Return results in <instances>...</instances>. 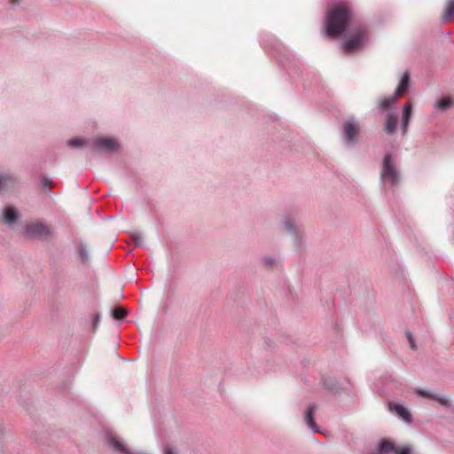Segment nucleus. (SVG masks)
I'll list each match as a JSON object with an SVG mask.
<instances>
[{
    "label": "nucleus",
    "mask_w": 454,
    "mask_h": 454,
    "mask_svg": "<svg viewBox=\"0 0 454 454\" xmlns=\"http://www.w3.org/2000/svg\"><path fill=\"white\" fill-rule=\"evenodd\" d=\"M76 251H77V254H78L82 262L85 263L89 261L90 256H89V253H88V250H87V247H85V245H83L82 243L78 244L76 247Z\"/></svg>",
    "instance_id": "obj_18"
},
{
    "label": "nucleus",
    "mask_w": 454,
    "mask_h": 454,
    "mask_svg": "<svg viewBox=\"0 0 454 454\" xmlns=\"http://www.w3.org/2000/svg\"><path fill=\"white\" fill-rule=\"evenodd\" d=\"M19 219V212L12 206H6L4 208V222L8 225H12Z\"/></svg>",
    "instance_id": "obj_10"
},
{
    "label": "nucleus",
    "mask_w": 454,
    "mask_h": 454,
    "mask_svg": "<svg viewBox=\"0 0 454 454\" xmlns=\"http://www.w3.org/2000/svg\"><path fill=\"white\" fill-rule=\"evenodd\" d=\"M351 28L354 34L343 43V51L351 53L358 51L367 40L364 26L355 22L349 9L344 4H336L327 11L325 32L330 37L340 35L346 29Z\"/></svg>",
    "instance_id": "obj_1"
},
{
    "label": "nucleus",
    "mask_w": 454,
    "mask_h": 454,
    "mask_svg": "<svg viewBox=\"0 0 454 454\" xmlns=\"http://www.w3.org/2000/svg\"><path fill=\"white\" fill-rule=\"evenodd\" d=\"M90 147L97 153H114L119 150L120 145L113 137H98L91 142Z\"/></svg>",
    "instance_id": "obj_3"
},
{
    "label": "nucleus",
    "mask_w": 454,
    "mask_h": 454,
    "mask_svg": "<svg viewBox=\"0 0 454 454\" xmlns=\"http://www.w3.org/2000/svg\"><path fill=\"white\" fill-rule=\"evenodd\" d=\"M443 20L445 22H450L454 18V0H447L444 14H443Z\"/></svg>",
    "instance_id": "obj_17"
},
{
    "label": "nucleus",
    "mask_w": 454,
    "mask_h": 454,
    "mask_svg": "<svg viewBox=\"0 0 454 454\" xmlns=\"http://www.w3.org/2000/svg\"><path fill=\"white\" fill-rule=\"evenodd\" d=\"M283 225L286 231L294 237L296 245H299L302 239L303 232L296 225L295 222L290 216H287L283 221Z\"/></svg>",
    "instance_id": "obj_8"
},
{
    "label": "nucleus",
    "mask_w": 454,
    "mask_h": 454,
    "mask_svg": "<svg viewBox=\"0 0 454 454\" xmlns=\"http://www.w3.org/2000/svg\"><path fill=\"white\" fill-rule=\"evenodd\" d=\"M113 316L115 319L121 320L126 316V312L122 309H115L113 311Z\"/></svg>",
    "instance_id": "obj_22"
},
{
    "label": "nucleus",
    "mask_w": 454,
    "mask_h": 454,
    "mask_svg": "<svg viewBox=\"0 0 454 454\" xmlns=\"http://www.w3.org/2000/svg\"><path fill=\"white\" fill-rule=\"evenodd\" d=\"M409 82H410L409 74L408 73L403 74V75L401 79V82L395 90V95L386 98L380 101V110H382V111L386 110L388 107H390L391 106L395 105L397 100V98L399 96L403 95L407 90L408 86H409Z\"/></svg>",
    "instance_id": "obj_4"
},
{
    "label": "nucleus",
    "mask_w": 454,
    "mask_h": 454,
    "mask_svg": "<svg viewBox=\"0 0 454 454\" xmlns=\"http://www.w3.org/2000/svg\"><path fill=\"white\" fill-rule=\"evenodd\" d=\"M316 405L310 404L305 412V421L307 425L314 431L319 432L318 427L314 422V413L316 411Z\"/></svg>",
    "instance_id": "obj_14"
},
{
    "label": "nucleus",
    "mask_w": 454,
    "mask_h": 454,
    "mask_svg": "<svg viewBox=\"0 0 454 454\" xmlns=\"http://www.w3.org/2000/svg\"><path fill=\"white\" fill-rule=\"evenodd\" d=\"M86 144H87L86 140H84L82 138H78V137L72 138V139L68 140V142H67V145L72 148L82 147V146L85 145Z\"/></svg>",
    "instance_id": "obj_20"
},
{
    "label": "nucleus",
    "mask_w": 454,
    "mask_h": 454,
    "mask_svg": "<svg viewBox=\"0 0 454 454\" xmlns=\"http://www.w3.org/2000/svg\"><path fill=\"white\" fill-rule=\"evenodd\" d=\"M406 334H407V338H408V340L410 342L411 348L412 349H416V345H415V342H414L412 335L411 334V333H407Z\"/></svg>",
    "instance_id": "obj_25"
},
{
    "label": "nucleus",
    "mask_w": 454,
    "mask_h": 454,
    "mask_svg": "<svg viewBox=\"0 0 454 454\" xmlns=\"http://www.w3.org/2000/svg\"><path fill=\"white\" fill-rule=\"evenodd\" d=\"M391 452H394L395 454H410L411 450L406 447L395 448L392 442L388 441H382L378 445L377 453L372 454H389Z\"/></svg>",
    "instance_id": "obj_7"
},
{
    "label": "nucleus",
    "mask_w": 454,
    "mask_h": 454,
    "mask_svg": "<svg viewBox=\"0 0 454 454\" xmlns=\"http://www.w3.org/2000/svg\"><path fill=\"white\" fill-rule=\"evenodd\" d=\"M25 234L29 238L45 239L51 235V231L46 224L37 222L27 224Z\"/></svg>",
    "instance_id": "obj_5"
},
{
    "label": "nucleus",
    "mask_w": 454,
    "mask_h": 454,
    "mask_svg": "<svg viewBox=\"0 0 454 454\" xmlns=\"http://www.w3.org/2000/svg\"><path fill=\"white\" fill-rule=\"evenodd\" d=\"M108 443L115 451L121 454H145L143 452H133L129 450L121 442L113 435H109Z\"/></svg>",
    "instance_id": "obj_9"
},
{
    "label": "nucleus",
    "mask_w": 454,
    "mask_h": 454,
    "mask_svg": "<svg viewBox=\"0 0 454 454\" xmlns=\"http://www.w3.org/2000/svg\"><path fill=\"white\" fill-rule=\"evenodd\" d=\"M42 184H43L45 188L50 189V188H51V186H52V181H51V180H50V179H48V178H46V177H43V178L42 179Z\"/></svg>",
    "instance_id": "obj_24"
},
{
    "label": "nucleus",
    "mask_w": 454,
    "mask_h": 454,
    "mask_svg": "<svg viewBox=\"0 0 454 454\" xmlns=\"http://www.w3.org/2000/svg\"><path fill=\"white\" fill-rule=\"evenodd\" d=\"M417 394L419 396L437 401L442 406H449L450 405L449 400H448V398L446 396L435 395V394L430 393L429 391L422 390V389L418 390Z\"/></svg>",
    "instance_id": "obj_12"
},
{
    "label": "nucleus",
    "mask_w": 454,
    "mask_h": 454,
    "mask_svg": "<svg viewBox=\"0 0 454 454\" xmlns=\"http://www.w3.org/2000/svg\"><path fill=\"white\" fill-rule=\"evenodd\" d=\"M398 117L395 114L389 113L386 116L385 129L388 134H393L397 126Z\"/></svg>",
    "instance_id": "obj_16"
},
{
    "label": "nucleus",
    "mask_w": 454,
    "mask_h": 454,
    "mask_svg": "<svg viewBox=\"0 0 454 454\" xmlns=\"http://www.w3.org/2000/svg\"><path fill=\"white\" fill-rule=\"evenodd\" d=\"M98 317L97 316V317H95V319H94V325H96V324L98 323Z\"/></svg>",
    "instance_id": "obj_27"
},
{
    "label": "nucleus",
    "mask_w": 454,
    "mask_h": 454,
    "mask_svg": "<svg viewBox=\"0 0 454 454\" xmlns=\"http://www.w3.org/2000/svg\"><path fill=\"white\" fill-rule=\"evenodd\" d=\"M262 260L264 266L267 268L274 266L278 262L277 258L270 256H264Z\"/></svg>",
    "instance_id": "obj_21"
},
{
    "label": "nucleus",
    "mask_w": 454,
    "mask_h": 454,
    "mask_svg": "<svg viewBox=\"0 0 454 454\" xmlns=\"http://www.w3.org/2000/svg\"><path fill=\"white\" fill-rule=\"evenodd\" d=\"M380 179L385 191L393 190L400 183V172L391 153H387L383 158Z\"/></svg>",
    "instance_id": "obj_2"
},
{
    "label": "nucleus",
    "mask_w": 454,
    "mask_h": 454,
    "mask_svg": "<svg viewBox=\"0 0 454 454\" xmlns=\"http://www.w3.org/2000/svg\"><path fill=\"white\" fill-rule=\"evenodd\" d=\"M133 242L135 243V246L138 247L142 245V238L138 234H133L131 236Z\"/></svg>",
    "instance_id": "obj_23"
},
{
    "label": "nucleus",
    "mask_w": 454,
    "mask_h": 454,
    "mask_svg": "<svg viewBox=\"0 0 454 454\" xmlns=\"http://www.w3.org/2000/svg\"><path fill=\"white\" fill-rule=\"evenodd\" d=\"M359 133V124L354 119L343 123L342 136L347 144L353 143Z\"/></svg>",
    "instance_id": "obj_6"
},
{
    "label": "nucleus",
    "mask_w": 454,
    "mask_h": 454,
    "mask_svg": "<svg viewBox=\"0 0 454 454\" xmlns=\"http://www.w3.org/2000/svg\"><path fill=\"white\" fill-rule=\"evenodd\" d=\"M17 179L12 174H0V192L15 186Z\"/></svg>",
    "instance_id": "obj_11"
},
{
    "label": "nucleus",
    "mask_w": 454,
    "mask_h": 454,
    "mask_svg": "<svg viewBox=\"0 0 454 454\" xmlns=\"http://www.w3.org/2000/svg\"><path fill=\"white\" fill-rule=\"evenodd\" d=\"M389 408L392 411H395L404 421L410 422L411 420L410 412L403 405L390 403Z\"/></svg>",
    "instance_id": "obj_15"
},
{
    "label": "nucleus",
    "mask_w": 454,
    "mask_h": 454,
    "mask_svg": "<svg viewBox=\"0 0 454 454\" xmlns=\"http://www.w3.org/2000/svg\"><path fill=\"white\" fill-rule=\"evenodd\" d=\"M412 114V105L411 102H407L403 108V116H402V128L403 133L405 134L407 132V129L409 126V122Z\"/></svg>",
    "instance_id": "obj_13"
},
{
    "label": "nucleus",
    "mask_w": 454,
    "mask_h": 454,
    "mask_svg": "<svg viewBox=\"0 0 454 454\" xmlns=\"http://www.w3.org/2000/svg\"><path fill=\"white\" fill-rule=\"evenodd\" d=\"M164 454H175V452L173 451L172 449L166 448L165 450H164Z\"/></svg>",
    "instance_id": "obj_26"
},
{
    "label": "nucleus",
    "mask_w": 454,
    "mask_h": 454,
    "mask_svg": "<svg viewBox=\"0 0 454 454\" xmlns=\"http://www.w3.org/2000/svg\"><path fill=\"white\" fill-rule=\"evenodd\" d=\"M452 105V101L449 98H441L439 101H437L435 107L442 109V110H447L450 108Z\"/></svg>",
    "instance_id": "obj_19"
}]
</instances>
